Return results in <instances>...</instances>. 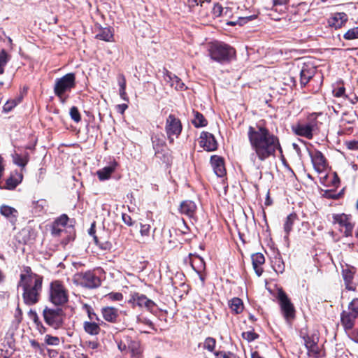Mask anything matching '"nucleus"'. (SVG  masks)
I'll return each mask as SVG.
<instances>
[{"mask_svg": "<svg viewBox=\"0 0 358 358\" xmlns=\"http://www.w3.org/2000/svg\"><path fill=\"white\" fill-rule=\"evenodd\" d=\"M247 136L253 151L251 159L264 162L270 157H274L277 150L282 152L279 138L265 125L259 122L248 127Z\"/></svg>", "mask_w": 358, "mask_h": 358, "instance_id": "f257e3e1", "label": "nucleus"}, {"mask_svg": "<svg viewBox=\"0 0 358 358\" xmlns=\"http://www.w3.org/2000/svg\"><path fill=\"white\" fill-rule=\"evenodd\" d=\"M24 272L20 275L18 287L23 289L22 298L24 303L31 306L40 299L43 277L33 273L29 266L24 267Z\"/></svg>", "mask_w": 358, "mask_h": 358, "instance_id": "f03ea898", "label": "nucleus"}, {"mask_svg": "<svg viewBox=\"0 0 358 358\" xmlns=\"http://www.w3.org/2000/svg\"><path fill=\"white\" fill-rule=\"evenodd\" d=\"M210 58L220 63L230 61L235 55L234 48L221 42L211 43L208 47Z\"/></svg>", "mask_w": 358, "mask_h": 358, "instance_id": "7ed1b4c3", "label": "nucleus"}, {"mask_svg": "<svg viewBox=\"0 0 358 358\" xmlns=\"http://www.w3.org/2000/svg\"><path fill=\"white\" fill-rule=\"evenodd\" d=\"M75 86L76 76L73 73H69L55 80L54 93L62 103H64L67 99L66 93L71 92Z\"/></svg>", "mask_w": 358, "mask_h": 358, "instance_id": "20e7f679", "label": "nucleus"}, {"mask_svg": "<svg viewBox=\"0 0 358 358\" xmlns=\"http://www.w3.org/2000/svg\"><path fill=\"white\" fill-rule=\"evenodd\" d=\"M68 290L59 280H53L50 284L49 301L55 306H63L68 302Z\"/></svg>", "mask_w": 358, "mask_h": 358, "instance_id": "39448f33", "label": "nucleus"}, {"mask_svg": "<svg viewBox=\"0 0 358 358\" xmlns=\"http://www.w3.org/2000/svg\"><path fill=\"white\" fill-rule=\"evenodd\" d=\"M43 316L45 323L55 329L62 327L65 315L62 308H51L45 307L43 311Z\"/></svg>", "mask_w": 358, "mask_h": 358, "instance_id": "423d86ee", "label": "nucleus"}, {"mask_svg": "<svg viewBox=\"0 0 358 358\" xmlns=\"http://www.w3.org/2000/svg\"><path fill=\"white\" fill-rule=\"evenodd\" d=\"M72 281L77 285L94 289L100 286L101 280L92 271L79 272L73 275Z\"/></svg>", "mask_w": 358, "mask_h": 358, "instance_id": "0eeeda50", "label": "nucleus"}, {"mask_svg": "<svg viewBox=\"0 0 358 358\" xmlns=\"http://www.w3.org/2000/svg\"><path fill=\"white\" fill-rule=\"evenodd\" d=\"M358 317V298L354 299L348 305V310H343L341 315V322L345 330H350L355 325Z\"/></svg>", "mask_w": 358, "mask_h": 358, "instance_id": "6e6552de", "label": "nucleus"}, {"mask_svg": "<svg viewBox=\"0 0 358 358\" xmlns=\"http://www.w3.org/2000/svg\"><path fill=\"white\" fill-rule=\"evenodd\" d=\"M333 224L345 236L348 237L352 235L354 224L352 217L344 213L334 214L332 216Z\"/></svg>", "mask_w": 358, "mask_h": 358, "instance_id": "1a4fd4ad", "label": "nucleus"}, {"mask_svg": "<svg viewBox=\"0 0 358 358\" xmlns=\"http://www.w3.org/2000/svg\"><path fill=\"white\" fill-rule=\"evenodd\" d=\"M317 122L315 120L308 122H297L291 126L292 131L297 136L312 139L313 131L317 129Z\"/></svg>", "mask_w": 358, "mask_h": 358, "instance_id": "9d476101", "label": "nucleus"}, {"mask_svg": "<svg viewBox=\"0 0 358 358\" xmlns=\"http://www.w3.org/2000/svg\"><path fill=\"white\" fill-rule=\"evenodd\" d=\"M165 131L170 143H173V137L178 138L182 131L180 120L174 115L170 114L166 121Z\"/></svg>", "mask_w": 358, "mask_h": 358, "instance_id": "9b49d317", "label": "nucleus"}, {"mask_svg": "<svg viewBox=\"0 0 358 358\" xmlns=\"http://www.w3.org/2000/svg\"><path fill=\"white\" fill-rule=\"evenodd\" d=\"M281 312L285 319L289 322L295 317V309L287 295L282 290L278 294Z\"/></svg>", "mask_w": 358, "mask_h": 358, "instance_id": "f8f14e48", "label": "nucleus"}, {"mask_svg": "<svg viewBox=\"0 0 358 358\" xmlns=\"http://www.w3.org/2000/svg\"><path fill=\"white\" fill-rule=\"evenodd\" d=\"M309 155L315 170L319 173L324 172L327 166V160L324 155L320 151L315 150L309 151Z\"/></svg>", "mask_w": 358, "mask_h": 358, "instance_id": "ddd939ff", "label": "nucleus"}, {"mask_svg": "<svg viewBox=\"0 0 358 358\" xmlns=\"http://www.w3.org/2000/svg\"><path fill=\"white\" fill-rule=\"evenodd\" d=\"M129 303H132L134 306L144 308L148 310H152L155 306L154 301L148 299L146 296L138 293H134L131 295Z\"/></svg>", "mask_w": 358, "mask_h": 358, "instance_id": "4468645a", "label": "nucleus"}, {"mask_svg": "<svg viewBox=\"0 0 358 358\" xmlns=\"http://www.w3.org/2000/svg\"><path fill=\"white\" fill-rule=\"evenodd\" d=\"M200 145L206 150L214 151L217 148V141L213 134L210 133L203 131L200 136Z\"/></svg>", "mask_w": 358, "mask_h": 358, "instance_id": "2eb2a0df", "label": "nucleus"}, {"mask_svg": "<svg viewBox=\"0 0 358 358\" xmlns=\"http://www.w3.org/2000/svg\"><path fill=\"white\" fill-rule=\"evenodd\" d=\"M315 73V68L312 64H304L300 71V83L305 86L313 77Z\"/></svg>", "mask_w": 358, "mask_h": 358, "instance_id": "dca6fc26", "label": "nucleus"}, {"mask_svg": "<svg viewBox=\"0 0 358 358\" xmlns=\"http://www.w3.org/2000/svg\"><path fill=\"white\" fill-rule=\"evenodd\" d=\"M348 20V17L345 13H336L328 20V24L331 27L336 29L343 27Z\"/></svg>", "mask_w": 358, "mask_h": 358, "instance_id": "f3484780", "label": "nucleus"}, {"mask_svg": "<svg viewBox=\"0 0 358 358\" xmlns=\"http://www.w3.org/2000/svg\"><path fill=\"white\" fill-rule=\"evenodd\" d=\"M210 162L215 173L218 177H222L226 174L224 159L217 155L211 157Z\"/></svg>", "mask_w": 358, "mask_h": 358, "instance_id": "a211bd4d", "label": "nucleus"}, {"mask_svg": "<svg viewBox=\"0 0 358 358\" xmlns=\"http://www.w3.org/2000/svg\"><path fill=\"white\" fill-rule=\"evenodd\" d=\"M304 342L308 351V356L310 358H318L320 356V348L317 342L309 336L304 338Z\"/></svg>", "mask_w": 358, "mask_h": 358, "instance_id": "6ab92c4d", "label": "nucleus"}, {"mask_svg": "<svg viewBox=\"0 0 358 358\" xmlns=\"http://www.w3.org/2000/svg\"><path fill=\"white\" fill-rule=\"evenodd\" d=\"M101 312L103 318L106 321L111 323L117 322L119 317V310L117 308L111 306L103 307Z\"/></svg>", "mask_w": 358, "mask_h": 358, "instance_id": "aec40b11", "label": "nucleus"}, {"mask_svg": "<svg viewBox=\"0 0 358 358\" xmlns=\"http://www.w3.org/2000/svg\"><path fill=\"white\" fill-rule=\"evenodd\" d=\"M117 162L115 160L111 161L109 164L103 169L97 171L96 174L100 180H105L110 178L111 174L115 171Z\"/></svg>", "mask_w": 358, "mask_h": 358, "instance_id": "412c9836", "label": "nucleus"}, {"mask_svg": "<svg viewBox=\"0 0 358 358\" xmlns=\"http://www.w3.org/2000/svg\"><path fill=\"white\" fill-rule=\"evenodd\" d=\"M0 213L13 224H15L18 217V211L15 208L10 206L3 205L0 207Z\"/></svg>", "mask_w": 358, "mask_h": 358, "instance_id": "4be33fe9", "label": "nucleus"}, {"mask_svg": "<svg viewBox=\"0 0 358 358\" xmlns=\"http://www.w3.org/2000/svg\"><path fill=\"white\" fill-rule=\"evenodd\" d=\"M253 268L257 276H260L263 273V268L262 266L265 262V258L263 254L257 252L253 254L251 257Z\"/></svg>", "mask_w": 358, "mask_h": 358, "instance_id": "5701e85b", "label": "nucleus"}, {"mask_svg": "<svg viewBox=\"0 0 358 358\" xmlns=\"http://www.w3.org/2000/svg\"><path fill=\"white\" fill-rule=\"evenodd\" d=\"M196 206L190 200L182 201L180 205V212L189 217H192L196 212Z\"/></svg>", "mask_w": 358, "mask_h": 358, "instance_id": "b1692460", "label": "nucleus"}, {"mask_svg": "<svg viewBox=\"0 0 358 358\" xmlns=\"http://www.w3.org/2000/svg\"><path fill=\"white\" fill-rule=\"evenodd\" d=\"M22 180V174L18 172L13 173L6 181V186L4 188L13 190L14 189Z\"/></svg>", "mask_w": 358, "mask_h": 358, "instance_id": "393cba45", "label": "nucleus"}, {"mask_svg": "<svg viewBox=\"0 0 358 358\" xmlns=\"http://www.w3.org/2000/svg\"><path fill=\"white\" fill-rule=\"evenodd\" d=\"M96 38L106 41L112 42L114 40L113 30L110 27L101 28L96 35Z\"/></svg>", "mask_w": 358, "mask_h": 358, "instance_id": "a878e982", "label": "nucleus"}, {"mask_svg": "<svg viewBox=\"0 0 358 358\" xmlns=\"http://www.w3.org/2000/svg\"><path fill=\"white\" fill-rule=\"evenodd\" d=\"M166 80L170 83L171 87H174L176 90H184L185 89V84L182 82L180 78L171 73H167Z\"/></svg>", "mask_w": 358, "mask_h": 358, "instance_id": "bb28decb", "label": "nucleus"}, {"mask_svg": "<svg viewBox=\"0 0 358 358\" xmlns=\"http://www.w3.org/2000/svg\"><path fill=\"white\" fill-rule=\"evenodd\" d=\"M128 352L131 357H138L142 352L139 341H128Z\"/></svg>", "mask_w": 358, "mask_h": 358, "instance_id": "cd10ccee", "label": "nucleus"}, {"mask_svg": "<svg viewBox=\"0 0 358 358\" xmlns=\"http://www.w3.org/2000/svg\"><path fill=\"white\" fill-rule=\"evenodd\" d=\"M83 329L85 331L90 335L96 336L100 332V327L98 324L92 321H85L83 323Z\"/></svg>", "mask_w": 358, "mask_h": 358, "instance_id": "c85d7f7f", "label": "nucleus"}, {"mask_svg": "<svg viewBox=\"0 0 358 358\" xmlns=\"http://www.w3.org/2000/svg\"><path fill=\"white\" fill-rule=\"evenodd\" d=\"M296 215L294 213L289 214L287 217L284 223V231L285 233V238L287 239L289 233L292 230L293 225L295 220H296Z\"/></svg>", "mask_w": 358, "mask_h": 358, "instance_id": "c756f323", "label": "nucleus"}, {"mask_svg": "<svg viewBox=\"0 0 358 358\" xmlns=\"http://www.w3.org/2000/svg\"><path fill=\"white\" fill-rule=\"evenodd\" d=\"M47 201L44 199L34 201L32 203V212L36 215H41L45 211Z\"/></svg>", "mask_w": 358, "mask_h": 358, "instance_id": "7c9ffc66", "label": "nucleus"}, {"mask_svg": "<svg viewBox=\"0 0 358 358\" xmlns=\"http://www.w3.org/2000/svg\"><path fill=\"white\" fill-rule=\"evenodd\" d=\"M152 142L153 148L155 150V152H159V150H162V148L165 146L166 143L164 138V136L161 135H154L152 137Z\"/></svg>", "mask_w": 358, "mask_h": 358, "instance_id": "2f4dec72", "label": "nucleus"}, {"mask_svg": "<svg viewBox=\"0 0 358 358\" xmlns=\"http://www.w3.org/2000/svg\"><path fill=\"white\" fill-rule=\"evenodd\" d=\"M229 306L231 310L236 314L241 313L243 310V301L239 298H233L229 301Z\"/></svg>", "mask_w": 358, "mask_h": 358, "instance_id": "473e14b6", "label": "nucleus"}, {"mask_svg": "<svg viewBox=\"0 0 358 358\" xmlns=\"http://www.w3.org/2000/svg\"><path fill=\"white\" fill-rule=\"evenodd\" d=\"M194 117L192 120V124L195 127H203L207 125V120L203 115L198 111H194Z\"/></svg>", "mask_w": 358, "mask_h": 358, "instance_id": "72a5a7b5", "label": "nucleus"}, {"mask_svg": "<svg viewBox=\"0 0 358 358\" xmlns=\"http://www.w3.org/2000/svg\"><path fill=\"white\" fill-rule=\"evenodd\" d=\"M272 266L277 273H282L285 271V264L280 256L273 258Z\"/></svg>", "mask_w": 358, "mask_h": 358, "instance_id": "f704fd0d", "label": "nucleus"}, {"mask_svg": "<svg viewBox=\"0 0 358 358\" xmlns=\"http://www.w3.org/2000/svg\"><path fill=\"white\" fill-rule=\"evenodd\" d=\"M21 101H22V96H20L15 97L14 99L8 100L3 107V111H5L6 113L11 111L13 110V108H14Z\"/></svg>", "mask_w": 358, "mask_h": 358, "instance_id": "c9c22d12", "label": "nucleus"}, {"mask_svg": "<svg viewBox=\"0 0 358 358\" xmlns=\"http://www.w3.org/2000/svg\"><path fill=\"white\" fill-rule=\"evenodd\" d=\"M343 38L348 41L358 39V27L349 29L344 34Z\"/></svg>", "mask_w": 358, "mask_h": 358, "instance_id": "e433bc0d", "label": "nucleus"}, {"mask_svg": "<svg viewBox=\"0 0 358 358\" xmlns=\"http://www.w3.org/2000/svg\"><path fill=\"white\" fill-rule=\"evenodd\" d=\"M28 157L27 155L21 156L18 154H15L13 156V162L15 164L19 166L24 168L28 162Z\"/></svg>", "mask_w": 358, "mask_h": 358, "instance_id": "4c0bfd02", "label": "nucleus"}, {"mask_svg": "<svg viewBox=\"0 0 358 358\" xmlns=\"http://www.w3.org/2000/svg\"><path fill=\"white\" fill-rule=\"evenodd\" d=\"M8 59V55L4 50H2L0 53V75L3 73L4 66L6 65Z\"/></svg>", "mask_w": 358, "mask_h": 358, "instance_id": "58836bf2", "label": "nucleus"}, {"mask_svg": "<svg viewBox=\"0 0 358 358\" xmlns=\"http://www.w3.org/2000/svg\"><path fill=\"white\" fill-rule=\"evenodd\" d=\"M46 345L57 346L59 345V338L57 336H53L49 334L45 336L44 338Z\"/></svg>", "mask_w": 358, "mask_h": 358, "instance_id": "ea45409f", "label": "nucleus"}, {"mask_svg": "<svg viewBox=\"0 0 358 358\" xmlns=\"http://www.w3.org/2000/svg\"><path fill=\"white\" fill-rule=\"evenodd\" d=\"M215 339L211 337H208L204 341L203 348L210 352H213L215 349Z\"/></svg>", "mask_w": 358, "mask_h": 358, "instance_id": "a19ab883", "label": "nucleus"}, {"mask_svg": "<svg viewBox=\"0 0 358 358\" xmlns=\"http://www.w3.org/2000/svg\"><path fill=\"white\" fill-rule=\"evenodd\" d=\"M211 0H187L189 8H192L199 6H203L205 3H210Z\"/></svg>", "mask_w": 358, "mask_h": 358, "instance_id": "79ce46f5", "label": "nucleus"}, {"mask_svg": "<svg viewBox=\"0 0 358 358\" xmlns=\"http://www.w3.org/2000/svg\"><path fill=\"white\" fill-rule=\"evenodd\" d=\"M71 118L76 122H79L81 120L80 114L78 109L76 106H73L70 109L69 112Z\"/></svg>", "mask_w": 358, "mask_h": 358, "instance_id": "37998d69", "label": "nucleus"}, {"mask_svg": "<svg viewBox=\"0 0 358 358\" xmlns=\"http://www.w3.org/2000/svg\"><path fill=\"white\" fill-rule=\"evenodd\" d=\"M69 220V217L66 215H61L58 219L55 220L54 222L55 225H58L62 227H65L66 224H67V222Z\"/></svg>", "mask_w": 358, "mask_h": 358, "instance_id": "c03bdc74", "label": "nucleus"}, {"mask_svg": "<svg viewBox=\"0 0 358 358\" xmlns=\"http://www.w3.org/2000/svg\"><path fill=\"white\" fill-rule=\"evenodd\" d=\"M177 225L178 227V230L181 232V234H186L188 233L189 228L187 226L186 223L185 222L184 220H179L177 223Z\"/></svg>", "mask_w": 358, "mask_h": 358, "instance_id": "a18cd8bd", "label": "nucleus"}, {"mask_svg": "<svg viewBox=\"0 0 358 358\" xmlns=\"http://www.w3.org/2000/svg\"><path fill=\"white\" fill-rule=\"evenodd\" d=\"M242 336L244 339L250 342L258 338V335L253 331H246L242 334Z\"/></svg>", "mask_w": 358, "mask_h": 358, "instance_id": "49530a36", "label": "nucleus"}, {"mask_svg": "<svg viewBox=\"0 0 358 358\" xmlns=\"http://www.w3.org/2000/svg\"><path fill=\"white\" fill-rule=\"evenodd\" d=\"M150 226L148 224H141L140 234L143 237H148L150 235Z\"/></svg>", "mask_w": 358, "mask_h": 358, "instance_id": "de8ad7c7", "label": "nucleus"}, {"mask_svg": "<svg viewBox=\"0 0 358 358\" xmlns=\"http://www.w3.org/2000/svg\"><path fill=\"white\" fill-rule=\"evenodd\" d=\"M106 296L112 301H122L123 299V295L120 292H110Z\"/></svg>", "mask_w": 358, "mask_h": 358, "instance_id": "09e8293b", "label": "nucleus"}, {"mask_svg": "<svg viewBox=\"0 0 358 358\" xmlns=\"http://www.w3.org/2000/svg\"><path fill=\"white\" fill-rule=\"evenodd\" d=\"M217 358H236V355L231 352H219L215 353Z\"/></svg>", "mask_w": 358, "mask_h": 358, "instance_id": "8fccbe9b", "label": "nucleus"}, {"mask_svg": "<svg viewBox=\"0 0 358 358\" xmlns=\"http://www.w3.org/2000/svg\"><path fill=\"white\" fill-rule=\"evenodd\" d=\"M64 231V227H62L58 225L53 224L52 229V234L54 236H59Z\"/></svg>", "mask_w": 358, "mask_h": 358, "instance_id": "3c124183", "label": "nucleus"}, {"mask_svg": "<svg viewBox=\"0 0 358 358\" xmlns=\"http://www.w3.org/2000/svg\"><path fill=\"white\" fill-rule=\"evenodd\" d=\"M122 219L124 223L128 226L133 225V221L130 215L126 213H123L122 215Z\"/></svg>", "mask_w": 358, "mask_h": 358, "instance_id": "603ef678", "label": "nucleus"}, {"mask_svg": "<svg viewBox=\"0 0 358 358\" xmlns=\"http://www.w3.org/2000/svg\"><path fill=\"white\" fill-rule=\"evenodd\" d=\"M87 314L90 321L94 322V320H99V317L92 310L90 307L87 306Z\"/></svg>", "mask_w": 358, "mask_h": 358, "instance_id": "864d4df0", "label": "nucleus"}, {"mask_svg": "<svg viewBox=\"0 0 358 358\" xmlns=\"http://www.w3.org/2000/svg\"><path fill=\"white\" fill-rule=\"evenodd\" d=\"M222 10H223V8H222V6L217 3V4H215V6L213 8V12L215 16L218 17L222 15Z\"/></svg>", "mask_w": 358, "mask_h": 358, "instance_id": "5fc2aeb1", "label": "nucleus"}, {"mask_svg": "<svg viewBox=\"0 0 358 358\" xmlns=\"http://www.w3.org/2000/svg\"><path fill=\"white\" fill-rule=\"evenodd\" d=\"M333 93H334L335 96L341 97L345 93V87H338V88L334 90Z\"/></svg>", "mask_w": 358, "mask_h": 358, "instance_id": "6e6d98bb", "label": "nucleus"}, {"mask_svg": "<svg viewBox=\"0 0 358 358\" xmlns=\"http://www.w3.org/2000/svg\"><path fill=\"white\" fill-rule=\"evenodd\" d=\"M120 89H126V79L123 75H120L117 78Z\"/></svg>", "mask_w": 358, "mask_h": 358, "instance_id": "4d7b16f0", "label": "nucleus"}, {"mask_svg": "<svg viewBox=\"0 0 358 358\" xmlns=\"http://www.w3.org/2000/svg\"><path fill=\"white\" fill-rule=\"evenodd\" d=\"M254 17H255V16H253V15L247 16V17H241L238 18V23L240 24H243L244 23H246L248 21L252 20V19H254Z\"/></svg>", "mask_w": 358, "mask_h": 358, "instance_id": "13d9d810", "label": "nucleus"}, {"mask_svg": "<svg viewBox=\"0 0 358 358\" xmlns=\"http://www.w3.org/2000/svg\"><path fill=\"white\" fill-rule=\"evenodd\" d=\"M118 348L122 352H124V354H128L129 352H128V343L126 344L122 342L119 343L118 345Z\"/></svg>", "mask_w": 358, "mask_h": 358, "instance_id": "bf43d9fd", "label": "nucleus"}, {"mask_svg": "<svg viewBox=\"0 0 358 358\" xmlns=\"http://www.w3.org/2000/svg\"><path fill=\"white\" fill-rule=\"evenodd\" d=\"M137 321L138 322H142V323H144L150 327H152V323L151 321H150L149 320H147L145 318H141L140 317H137Z\"/></svg>", "mask_w": 358, "mask_h": 358, "instance_id": "052dcab7", "label": "nucleus"}, {"mask_svg": "<svg viewBox=\"0 0 358 358\" xmlns=\"http://www.w3.org/2000/svg\"><path fill=\"white\" fill-rule=\"evenodd\" d=\"M87 346L90 349H96L99 346V344L96 341H89L87 343Z\"/></svg>", "mask_w": 358, "mask_h": 358, "instance_id": "680f3d73", "label": "nucleus"}, {"mask_svg": "<svg viewBox=\"0 0 358 358\" xmlns=\"http://www.w3.org/2000/svg\"><path fill=\"white\" fill-rule=\"evenodd\" d=\"M125 90H126V89H120L119 92H120V96H121V98L125 101H127L128 99H127V96Z\"/></svg>", "mask_w": 358, "mask_h": 358, "instance_id": "e2e57ef3", "label": "nucleus"}, {"mask_svg": "<svg viewBox=\"0 0 358 358\" xmlns=\"http://www.w3.org/2000/svg\"><path fill=\"white\" fill-rule=\"evenodd\" d=\"M274 5H283L287 3L289 0H273Z\"/></svg>", "mask_w": 358, "mask_h": 358, "instance_id": "0e129e2a", "label": "nucleus"}, {"mask_svg": "<svg viewBox=\"0 0 358 358\" xmlns=\"http://www.w3.org/2000/svg\"><path fill=\"white\" fill-rule=\"evenodd\" d=\"M30 343H31V347H33L34 348H36V349L40 348V344L35 340L31 341Z\"/></svg>", "mask_w": 358, "mask_h": 358, "instance_id": "69168bd1", "label": "nucleus"}, {"mask_svg": "<svg viewBox=\"0 0 358 358\" xmlns=\"http://www.w3.org/2000/svg\"><path fill=\"white\" fill-rule=\"evenodd\" d=\"M119 110L121 113H123L124 111L127 108V104H120L117 106Z\"/></svg>", "mask_w": 358, "mask_h": 358, "instance_id": "338daca9", "label": "nucleus"}, {"mask_svg": "<svg viewBox=\"0 0 358 358\" xmlns=\"http://www.w3.org/2000/svg\"><path fill=\"white\" fill-rule=\"evenodd\" d=\"M252 358H263L259 355L257 352H255L252 354Z\"/></svg>", "mask_w": 358, "mask_h": 358, "instance_id": "774afa93", "label": "nucleus"}]
</instances>
